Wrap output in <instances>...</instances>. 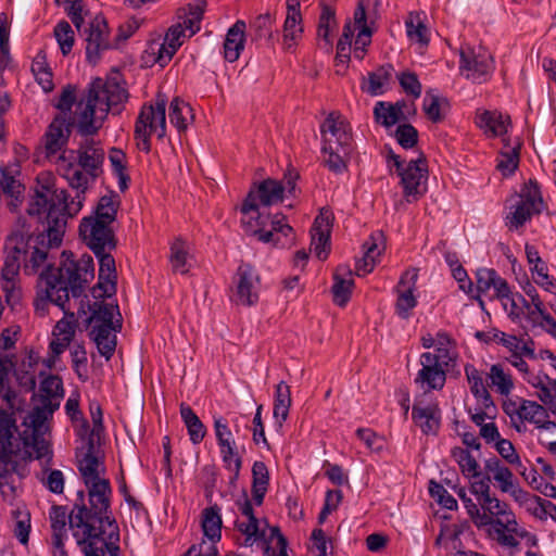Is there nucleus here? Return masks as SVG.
Listing matches in <instances>:
<instances>
[{
  "label": "nucleus",
  "mask_w": 556,
  "mask_h": 556,
  "mask_svg": "<svg viewBox=\"0 0 556 556\" xmlns=\"http://www.w3.org/2000/svg\"><path fill=\"white\" fill-rule=\"evenodd\" d=\"M225 468L232 472L231 480H236L241 469V457L237 452V444L219 447Z\"/></svg>",
  "instance_id": "obj_60"
},
{
  "label": "nucleus",
  "mask_w": 556,
  "mask_h": 556,
  "mask_svg": "<svg viewBox=\"0 0 556 556\" xmlns=\"http://www.w3.org/2000/svg\"><path fill=\"white\" fill-rule=\"evenodd\" d=\"M352 23L357 27V35L354 40V55L363 60L367 52V47L371 43L372 29L367 23L366 10L362 2L357 4L354 11Z\"/></svg>",
  "instance_id": "obj_26"
},
{
  "label": "nucleus",
  "mask_w": 556,
  "mask_h": 556,
  "mask_svg": "<svg viewBox=\"0 0 556 556\" xmlns=\"http://www.w3.org/2000/svg\"><path fill=\"white\" fill-rule=\"evenodd\" d=\"M320 136L325 166L334 174L344 173L354 149L349 122L339 112H331L320 124Z\"/></svg>",
  "instance_id": "obj_7"
},
{
  "label": "nucleus",
  "mask_w": 556,
  "mask_h": 556,
  "mask_svg": "<svg viewBox=\"0 0 556 556\" xmlns=\"http://www.w3.org/2000/svg\"><path fill=\"white\" fill-rule=\"evenodd\" d=\"M78 470L85 485L106 480L104 477L105 467L99 457L94 455V444L91 439L89 440L87 452L78 460Z\"/></svg>",
  "instance_id": "obj_23"
},
{
  "label": "nucleus",
  "mask_w": 556,
  "mask_h": 556,
  "mask_svg": "<svg viewBox=\"0 0 556 556\" xmlns=\"http://www.w3.org/2000/svg\"><path fill=\"white\" fill-rule=\"evenodd\" d=\"M354 288V279L351 269L346 266H339L333 275L331 288L334 304L343 307L351 299Z\"/></svg>",
  "instance_id": "obj_27"
},
{
  "label": "nucleus",
  "mask_w": 556,
  "mask_h": 556,
  "mask_svg": "<svg viewBox=\"0 0 556 556\" xmlns=\"http://www.w3.org/2000/svg\"><path fill=\"white\" fill-rule=\"evenodd\" d=\"M86 55L91 63H97L101 53L108 49L117 48V43L109 40V28L106 21L96 17L88 30L86 37Z\"/></svg>",
  "instance_id": "obj_17"
},
{
  "label": "nucleus",
  "mask_w": 556,
  "mask_h": 556,
  "mask_svg": "<svg viewBox=\"0 0 556 556\" xmlns=\"http://www.w3.org/2000/svg\"><path fill=\"white\" fill-rule=\"evenodd\" d=\"M496 410V406L492 399H489V402H484V400L477 401L476 407L467 408V413L470 416L471 421L479 428L482 427V425H486L488 419H494Z\"/></svg>",
  "instance_id": "obj_53"
},
{
  "label": "nucleus",
  "mask_w": 556,
  "mask_h": 556,
  "mask_svg": "<svg viewBox=\"0 0 556 556\" xmlns=\"http://www.w3.org/2000/svg\"><path fill=\"white\" fill-rule=\"evenodd\" d=\"M479 504L481 513L486 514L491 522L486 523L488 535L501 547L513 554L519 549L520 540L535 545L536 538L517 522L515 514L508 509V505L493 495H488Z\"/></svg>",
  "instance_id": "obj_6"
},
{
  "label": "nucleus",
  "mask_w": 556,
  "mask_h": 556,
  "mask_svg": "<svg viewBox=\"0 0 556 556\" xmlns=\"http://www.w3.org/2000/svg\"><path fill=\"white\" fill-rule=\"evenodd\" d=\"M406 35L410 42L426 47L429 43V29L420 20L419 15L410 14L405 21Z\"/></svg>",
  "instance_id": "obj_49"
},
{
  "label": "nucleus",
  "mask_w": 556,
  "mask_h": 556,
  "mask_svg": "<svg viewBox=\"0 0 556 556\" xmlns=\"http://www.w3.org/2000/svg\"><path fill=\"white\" fill-rule=\"evenodd\" d=\"M490 291H493L490 299L510 300V288L495 269L484 267L477 269L476 285L468 281L467 293L473 299H478L482 305L481 296L489 295Z\"/></svg>",
  "instance_id": "obj_14"
},
{
  "label": "nucleus",
  "mask_w": 556,
  "mask_h": 556,
  "mask_svg": "<svg viewBox=\"0 0 556 556\" xmlns=\"http://www.w3.org/2000/svg\"><path fill=\"white\" fill-rule=\"evenodd\" d=\"M462 75L476 84L488 81L494 71L492 54L484 47L466 46L460 50Z\"/></svg>",
  "instance_id": "obj_12"
},
{
  "label": "nucleus",
  "mask_w": 556,
  "mask_h": 556,
  "mask_svg": "<svg viewBox=\"0 0 556 556\" xmlns=\"http://www.w3.org/2000/svg\"><path fill=\"white\" fill-rule=\"evenodd\" d=\"M417 279V269L409 268L402 274L394 289L396 293L395 312L403 319L409 318L412 311L417 306V298L414 294Z\"/></svg>",
  "instance_id": "obj_16"
},
{
  "label": "nucleus",
  "mask_w": 556,
  "mask_h": 556,
  "mask_svg": "<svg viewBox=\"0 0 556 556\" xmlns=\"http://www.w3.org/2000/svg\"><path fill=\"white\" fill-rule=\"evenodd\" d=\"M252 191L256 195V202L264 206H270L282 201L285 187L282 182L268 178L258 184L255 191Z\"/></svg>",
  "instance_id": "obj_40"
},
{
  "label": "nucleus",
  "mask_w": 556,
  "mask_h": 556,
  "mask_svg": "<svg viewBox=\"0 0 556 556\" xmlns=\"http://www.w3.org/2000/svg\"><path fill=\"white\" fill-rule=\"evenodd\" d=\"M241 224L247 233L257 235L265 243L273 242V231H266L269 215L261 213L253 191H250L241 206Z\"/></svg>",
  "instance_id": "obj_15"
},
{
  "label": "nucleus",
  "mask_w": 556,
  "mask_h": 556,
  "mask_svg": "<svg viewBox=\"0 0 556 556\" xmlns=\"http://www.w3.org/2000/svg\"><path fill=\"white\" fill-rule=\"evenodd\" d=\"M363 258L356 263V274L358 276L369 274L376 266L382 251L384 250L383 235L379 231L374 232L363 244Z\"/></svg>",
  "instance_id": "obj_25"
},
{
  "label": "nucleus",
  "mask_w": 556,
  "mask_h": 556,
  "mask_svg": "<svg viewBox=\"0 0 556 556\" xmlns=\"http://www.w3.org/2000/svg\"><path fill=\"white\" fill-rule=\"evenodd\" d=\"M429 493L442 507L450 510L457 508V501L444 489L442 484L431 480L429 482Z\"/></svg>",
  "instance_id": "obj_62"
},
{
  "label": "nucleus",
  "mask_w": 556,
  "mask_h": 556,
  "mask_svg": "<svg viewBox=\"0 0 556 556\" xmlns=\"http://www.w3.org/2000/svg\"><path fill=\"white\" fill-rule=\"evenodd\" d=\"M103 161L104 150L100 143L86 139L76 151L64 150L56 159L58 173L76 190V194L71 197L67 190L53 189L49 184L36 189L27 213L39 216L45 214L52 244L62 242L67 219L83 208L88 185L100 175Z\"/></svg>",
  "instance_id": "obj_1"
},
{
  "label": "nucleus",
  "mask_w": 556,
  "mask_h": 556,
  "mask_svg": "<svg viewBox=\"0 0 556 556\" xmlns=\"http://www.w3.org/2000/svg\"><path fill=\"white\" fill-rule=\"evenodd\" d=\"M465 375L469 384L470 392L477 401L484 400L489 402L491 394L489 393L485 384L483 374L478 370L472 364L465 365Z\"/></svg>",
  "instance_id": "obj_47"
},
{
  "label": "nucleus",
  "mask_w": 556,
  "mask_h": 556,
  "mask_svg": "<svg viewBox=\"0 0 556 556\" xmlns=\"http://www.w3.org/2000/svg\"><path fill=\"white\" fill-rule=\"evenodd\" d=\"M31 72L36 81L41 86L45 92H50L54 85L52 80V72L47 63L46 54L40 51L35 56L31 64Z\"/></svg>",
  "instance_id": "obj_46"
},
{
  "label": "nucleus",
  "mask_w": 556,
  "mask_h": 556,
  "mask_svg": "<svg viewBox=\"0 0 556 556\" xmlns=\"http://www.w3.org/2000/svg\"><path fill=\"white\" fill-rule=\"evenodd\" d=\"M54 37L63 55H67L74 46V30L68 22L61 21L54 27Z\"/></svg>",
  "instance_id": "obj_56"
},
{
  "label": "nucleus",
  "mask_w": 556,
  "mask_h": 556,
  "mask_svg": "<svg viewBox=\"0 0 556 556\" xmlns=\"http://www.w3.org/2000/svg\"><path fill=\"white\" fill-rule=\"evenodd\" d=\"M119 330L121 328H111L108 325H94L91 330L98 351L106 361L111 359L115 352L116 332Z\"/></svg>",
  "instance_id": "obj_32"
},
{
  "label": "nucleus",
  "mask_w": 556,
  "mask_h": 556,
  "mask_svg": "<svg viewBox=\"0 0 556 556\" xmlns=\"http://www.w3.org/2000/svg\"><path fill=\"white\" fill-rule=\"evenodd\" d=\"M516 415L520 421H529L531 424H539L540 419L547 418V410L534 401L522 400L519 407L516 409Z\"/></svg>",
  "instance_id": "obj_51"
},
{
  "label": "nucleus",
  "mask_w": 556,
  "mask_h": 556,
  "mask_svg": "<svg viewBox=\"0 0 556 556\" xmlns=\"http://www.w3.org/2000/svg\"><path fill=\"white\" fill-rule=\"evenodd\" d=\"M412 418L425 434H430L439 429L441 413L437 404H415L412 408Z\"/></svg>",
  "instance_id": "obj_28"
},
{
  "label": "nucleus",
  "mask_w": 556,
  "mask_h": 556,
  "mask_svg": "<svg viewBox=\"0 0 556 556\" xmlns=\"http://www.w3.org/2000/svg\"><path fill=\"white\" fill-rule=\"evenodd\" d=\"M99 260V283L102 288V281L110 282L114 286L116 279L115 261L110 254V251L100 252L96 254Z\"/></svg>",
  "instance_id": "obj_55"
},
{
  "label": "nucleus",
  "mask_w": 556,
  "mask_h": 556,
  "mask_svg": "<svg viewBox=\"0 0 556 556\" xmlns=\"http://www.w3.org/2000/svg\"><path fill=\"white\" fill-rule=\"evenodd\" d=\"M58 407L59 402L51 401H42L41 405L34 407L25 419V424L33 429L34 435L47 430L46 422Z\"/></svg>",
  "instance_id": "obj_35"
},
{
  "label": "nucleus",
  "mask_w": 556,
  "mask_h": 556,
  "mask_svg": "<svg viewBox=\"0 0 556 556\" xmlns=\"http://www.w3.org/2000/svg\"><path fill=\"white\" fill-rule=\"evenodd\" d=\"M430 356H420L421 368L418 370L414 381L425 392L442 390L446 382L445 368L431 363Z\"/></svg>",
  "instance_id": "obj_19"
},
{
  "label": "nucleus",
  "mask_w": 556,
  "mask_h": 556,
  "mask_svg": "<svg viewBox=\"0 0 556 556\" xmlns=\"http://www.w3.org/2000/svg\"><path fill=\"white\" fill-rule=\"evenodd\" d=\"M17 433L15 413L12 404L8 407H0V459L9 464L10 457L14 454V440Z\"/></svg>",
  "instance_id": "obj_18"
},
{
  "label": "nucleus",
  "mask_w": 556,
  "mask_h": 556,
  "mask_svg": "<svg viewBox=\"0 0 556 556\" xmlns=\"http://www.w3.org/2000/svg\"><path fill=\"white\" fill-rule=\"evenodd\" d=\"M477 125L488 135L498 137L507 131L509 117L498 111L477 112Z\"/></svg>",
  "instance_id": "obj_30"
},
{
  "label": "nucleus",
  "mask_w": 556,
  "mask_h": 556,
  "mask_svg": "<svg viewBox=\"0 0 556 556\" xmlns=\"http://www.w3.org/2000/svg\"><path fill=\"white\" fill-rule=\"evenodd\" d=\"M36 216L42 224H46V237L48 245L43 239L39 242V237L33 238L29 229L22 226L13 230L5 240L4 251L5 260L2 268L3 288L5 290L15 287V279L21 267L26 275H36L39 273L40 280L45 282V278L50 274H55L59 269L53 268L49 261L48 248H56L61 244H52L48 236V219L45 214Z\"/></svg>",
  "instance_id": "obj_3"
},
{
  "label": "nucleus",
  "mask_w": 556,
  "mask_h": 556,
  "mask_svg": "<svg viewBox=\"0 0 556 556\" xmlns=\"http://www.w3.org/2000/svg\"><path fill=\"white\" fill-rule=\"evenodd\" d=\"M63 313L64 317L55 324L52 336H62L74 339L77 328L75 314L70 311L68 305L66 306V312Z\"/></svg>",
  "instance_id": "obj_61"
},
{
  "label": "nucleus",
  "mask_w": 556,
  "mask_h": 556,
  "mask_svg": "<svg viewBox=\"0 0 556 556\" xmlns=\"http://www.w3.org/2000/svg\"><path fill=\"white\" fill-rule=\"evenodd\" d=\"M179 410L180 417L188 430L190 441L193 444L201 443L206 434L205 426L189 405L181 403Z\"/></svg>",
  "instance_id": "obj_41"
},
{
  "label": "nucleus",
  "mask_w": 556,
  "mask_h": 556,
  "mask_svg": "<svg viewBox=\"0 0 556 556\" xmlns=\"http://www.w3.org/2000/svg\"><path fill=\"white\" fill-rule=\"evenodd\" d=\"M169 123L181 132L192 123L194 115L192 108L179 98H174L169 104Z\"/></svg>",
  "instance_id": "obj_38"
},
{
  "label": "nucleus",
  "mask_w": 556,
  "mask_h": 556,
  "mask_svg": "<svg viewBox=\"0 0 556 556\" xmlns=\"http://www.w3.org/2000/svg\"><path fill=\"white\" fill-rule=\"evenodd\" d=\"M128 97L125 81L121 76L114 75L105 80L93 79L77 102L74 115L56 116L49 125L45 134L47 156L52 157L64 149L71 135V127L74 125L83 135L97 132L108 113L115 109L119 112L121 105Z\"/></svg>",
  "instance_id": "obj_2"
},
{
  "label": "nucleus",
  "mask_w": 556,
  "mask_h": 556,
  "mask_svg": "<svg viewBox=\"0 0 556 556\" xmlns=\"http://www.w3.org/2000/svg\"><path fill=\"white\" fill-rule=\"evenodd\" d=\"M457 495L463 501L468 515L477 528H485L486 523L491 522L490 519L486 518V514L481 513L478 502L475 503L470 497L467 496L464 488H459L457 490Z\"/></svg>",
  "instance_id": "obj_54"
},
{
  "label": "nucleus",
  "mask_w": 556,
  "mask_h": 556,
  "mask_svg": "<svg viewBox=\"0 0 556 556\" xmlns=\"http://www.w3.org/2000/svg\"><path fill=\"white\" fill-rule=\"evenodd\" d=\"M244 21H237L227 31L224 42V56L228 62H235L239 59L245 43Z\"/></svg>",
  "instance_id": "obj_29"
},
{
  "label": "nucleus",
  "mask_w": 556,
  "mask_h": 556,
  "mask_svg": "<svg viewBox=\"0 0 556 556\" xmlns=\"http://www.w3.org/2000/svg\"><path fill=\"white\" fill-rule=\"evenodd\" d=\"M190 37L181 23L172 25L164 37L163 43L159 46L157 52H155V62L165 66L181 47L185 39Z\"/></svg>",
  "instance_id": "obj_20"
},
{
  "label": "nucleus",
  "mask_w": 556,
  "mask_h": 556,
  "mask_svg": "<svg viewBox=\"0 0 556 556\" xmlns=\"http://www.w3.org/2000/svg\"><path fill=\"white\" fill-rule=\"evenodd\" d=\"M544 210V201L536 180L530 179L516 195L515 203L510 204L506 216V226L509 229L522 227L533 215Z\"/></svg>",
  "instance_id": "obj_11"
},
{
  "label": "nucleus",
  "mask_w": 556,
  "mask_h": 556,
  "mask_svg": "<svg viewBox=\"0 0 556 556\" xmlns=\"http://www.w3.org/2000/svg\"><path fill=\"white\" fill-rule=\"evenodd\" d=\"M238 530L245 535L244 546H252L257 540L265 539V531L260 529L257 518H248L247 522H237Z\"/></svg>",
  "instance_id": "obj_59"
},
{
  "label": "nucleus",
  "mask_w": 556,
  "mask_h": 556,
  "mask_svg": "<svg viewBox=\"0 0 556 556\" xmlns=\"http://www.w3.org/2000/svg\"><path fill=\"white\" fill-rule=\"evenodd\" d=\"M495 339L505 346L510 355L516 353H525L528 358H535L534 343L532 340H523L513 334L505 332H497L494 334Z\"/></svg>",
  "instance_id": "obj_45"
},
{
  "label": "nucleus",
  "mask_w": 556,
  "mask_h": 556,
  "mask_svg": "<svg viewBox=\"0 0 556 556\" xmlns=\"http://www.w3.org/2000/svg\"><path fill=\"white\" fill-rule=\"evenodd\" d=\"M205 5L206 2L204 0H198L194 3L188 4V7L182 10V14L178 15L179 21L177 23L182 24L188 36H193L200 30Z\"/></svg>",
  "instance_id": "obj_39"
},
{
  "label": "nucleus",
  "mask_w": 556,
  "mask_h": 556,
  "mask_svg": "<svg viewBox=\"0 0 556 556\" xmlns=\"http://www.w3.org/2000/svg\"><path fill=\"white\" fill-rule=\"evenodd\" d=\"M287 16L283 24V45L287 50L293 48L303 34L302 15L299 0H287Z\"/></svg>",
  "instance_id": "obj_22"
},
{
  "label": "nucleus",
  "mask_w": 556,
  "mask_h": 556,
  "mask_svg": "<svg viewBox=\"0 0 556 556\" xmlns=\"http://www.w3.org/2000/svg\"><path fill=\"white\" fill-rule=\"evenodd\" d=\"M291 402L290 387L285 381H280L276 386L273 409L275 425L279 428L282 427L283 422L288 418Z\"/></svg>",
  "instance_id": "obj_37"
},
{
  "label": "nucleus",
  "mask_w": 556,
  "mask_h": 556,
  "mask_svg": "<svg viewBox=\"0 0 556 556\" xmlns=\"http://www.w3.org/2000/svg\"><path fill=\"white\" fill-rule=\"evenodd\" d=\"M169 262L174 273L185 275L189 271V247L181 238H176L170 244Z\"/></svg>",
  "instance_id": "obj_44"
},
{
  "label": "nucleus",
  "mask_w": 556,
  "mask_h": 556,
  "mask_svg": "<svg viewBox=\"0 0 556 556\" xmlns=\"http://www.w3.org/2000/svg\"><path fill=\"white\" fill-rule=\"evenodd\" d=\"M71 358L74 371L78 378L87 379V352L83 343L74 342L71 346Z\"/></svg>",
  "instance_id": "obj_58"
},
{
  "label": "nucleus",
  "mask_w": 556,
  "mask_h": 556,
  "mask_svg": "<svg viewBox=\"0 0 556 556\" xmlns=\"http://www.w3.org/2000/svg\"><path fill=\"white\" fill-rule=\"evenodd\" d=\"M214 431L219 447L236 444L228 422L224 417H214Z\"/></svg>",
  "instance_id": "obj_63"
},
{
  "label": "nucleus",
  "mask_w": 556,
  "mask_h": 556,
  "mask_svg": "<svg viewBox=\"0 0 556 556\" xmlns=\"http://www.w3.org/2000/svg\"><path fill=\"white\" fill-rule=\"evenodd\" d=\"M88 491L90 509L85 504L84 491L77 492V498L70 516V528L77 544H83L88 539L105 535L109 539L119 541V530L116 521L111 518L110 481L103 480L86 485Z\"/></svg>",
  "instance_id": "obj_5"
},
{
  "label": "nucleus",
  "mask_w": 556,
  "mask_h": 556,
  "mask_svg": "<svg viewBox=\"0 0 556 556\" xmlns=\"http://www.w3.org/2000/svg\"><path fill=\"white\" fill-rule=\"evenodd\" d=\"M166 105L167 98L161 92L154 100L142 105L135 125L137 146L141 151L148 153L151 150L152 136L157 139L166 136Z\"/></svg>",
  "instance_id": "obj_9"
},
{
  "label": "nucleus",
  "mask_w": 556,
  "mask_h": 556,
  "mask_svg": "<svg viewBox=\"0 0 556 556\" xmlns=\"http://www.w3.org/2000/svg\"><path fill=\"white\" fill-rule=\"evenodd\" d=\"M105 535L109 536V531H106ZM103 536L88 539L83 544H78L81 546L85 556H118V541L110 540L109 538L105 540Z\"/></svg>",
  "instance_id": "obj_36"
},
{
  "label": "nucleus",
  "mask_w": 556,
  "mask_h": 556,
  "mask_svg": "<svg viewBox=\"0 0 556 556\" xmlns=\"http://www.w3.org/2000/svg\"><path fill=\"white\" fill-rule=\"evenodd\" d=\"M374 116L375 121L386 128H391L397 123L405 121L402 115L395 111L392 103L387 101H379L375 104Z\"/></svg>",
  "instance_id": "obj_50"
},
{
  "label": "nucleus",
  "mask_w": 556,
  "mask_h": 556,
  "mask_svg": "<svg viewBox=\"0 0 556 556\" xmlns=\"http://www.w3.org/2000/svg\"><path fill=\"white\" fill-rule=\"evenodd\" d=\"M222 526L220 508L217 505L203 509L201 527L204 536L210 541L207 544L216 545L220 541Z\"/></svg>",
  "instance_id": "obj_31"
},
{
  "label": "nucleus",
  "mask_w": 556,
  "mask_h": 556,
  "mask_svg": "<svg viewBox=\"0 0 556 556\" xmlns=\"http://www.w3.org/2000/svg\"><path fill=\"white\" fill-rule=\"evenodd\" d=\"M117 207L118 201L114 195H103L92 214L80 220L79 236L94 254L112 251L116 247L112 224L116 218Z\"/></svg>",
  "instance_id": "obj_8"
},
{
  "label": "nucleus",
  "mask_w": 556,
  "mask_h": 556,
  "mask_svg": "<svg viewBox=\"0 0 556 556\" xmlns=\"http://www.w3.org/2000/svg\"><path fill=\"white\" fill-rule=\"evenodd\" d=\"M94 277L93 260L84 254L78 260L72 252L62 253V262L55 274L45 278V288L37 291L34 306L40 316H45L50 303L66 312L70 293L79 298Z\"/></svg>",
  "instance_id": "obj_4"
},
{
  "label": "nucleus",
  "mask_w": 556,
  "mask_h": 556,
  "mask_svg": "<svg viewBox=\"0 0 556 556\" xmlns=\"http://www.w3.org/2000/svg\"><path fill=\"white\" fill-rule=\"evenodd\" d=\"M489 386L501 395H508L514 389V381L509 370H505L502 364H493L488 372Z\"/></svg>",
  "instance_id": "obj_43"
},
{
  "label": "nucleus",
  "mask_w": 556,
  "mask_h": 556,
  "mask_svg": "<svg viewBox=\"0 0 556 556\" xmlns=\"http://www.w3.org/2000/svg\"><path fill=\"white\" fill-rule=\"evenodd\" d=\"M41 391L46 397L42 401H59L63 397V383L58 376H49L41 382Z\"/></svg>",
  "instance_id": "obj_64"
},
{
  "label": "nucleus",
  "mask_w": 556,
  "mask_h": 556,
  "mask_svg": "<svg viewBox=\"0 0 556 556\" xmlns=\"http://www.w3.org/2000/svg\"><path fill=\"white\" fill-rule=\"evenodd\" d=\"M109 161L113 173L118 179V187L122 191L128 188L129 176L126 167V154L119 149H112L109 154Z\"/></svg>",
  "instance_id": "obj_52"
},
{
  "label": "nucleus",
  "mask_w": 556,
  "mask_h": 556,
  "mask_svg": "<svg viewBox=\"0 0 556 556\" xmlns=\"http://www.w3.org/2000/svg\"><path fill=\"white\" fill-rule=\"evenodd\" d=\"M337 27L336 20V11L324 4L321 7L318 26H317V38L319 40V45L327 51H330L332 48V37L331 31Z\"/></svg>",
  "instance_id": "obj_33"
},
{
  "label": "nucleus",
  "mask_w": 556,
  "mask_h": 556,
  "mask_svg": "<svg viewBox=\"0 0 556 556\" xmlns=\"http://www.w3.org/2000/svg\"><path fill=\"white\" fill-rule=\"evenodd\" d=\"M394 68L391 64H384L375 72L368 74V80L362 89L370 96L383 94L392 79Z\"/></svg>",
  "instance_id": "obj_34"
},
{
  "label": "nucleus",
  "mask_w": 556,
  "mask_h": 556,
  "mask_svg": "<svg viewBox=\"0 0 556 556\" xmlns=\"http://www.w3.org/2000/svg\"><path fill=\"white\" fill-rule=\"evenodd\" d=\"M260 289L257 270L249 263H241L232 277L231 301L238 305L252 306L258 301Z\"/></svg>",
  "instance_id": "obj_13"
},
{
  "label": "nucleus",
  "mask_w": 556,
  "mask_h": 556,
  "mask_svg": "<svg viewBox=\"0 0 556 556\" xmlns=\"http://www.w3.org/2000/svg\"><path fill=\"white\" fill-rule=\"evenodd\" d=\"M94 306L90 321L96 323V325H108L111 328H122V319L117 305L96 303Z\"/></svg>",
  "instance_id": "obj_42"
},
{
  "label": "nucleus",
  "mask_w": 556,
  "mask_h": 556,
  "mask_svg": "<svg viewBox=\"0 0 556 556\" xmlns=\"http://www.w3.org/2000/svg\"><path fill=\"white\" fill-rule=\"evenodd\" d=\"M451 455L465 477L477 478L480 476V466L468 450L457 446L452 448Z\"/></svg>",
  "instance_id": "obj_48"
},
{
  "label": "nucleus",
  "mask_w": 556,
  "mask_h": 556,
  "mask_svg": "<svg viewBox=\"0 0 556 556\" xmlns=\"http://www.w3.org/2000/svg\"><path fill=\"white\" fill-rule=\"evenodd\" d=\"M420 356H430L431 363L448 369L454 365L457 355L453 346H435L433 352H425Z\"/></svg>",
  "instance_id": "obj_57"
},
{
  "label": "nucleus",
  "mask_w": 556,
  "mask_h": 556,
  "mask_svg": "<svg viewBox=\"0 0 556 556\" xmlns=\"http://www.w3.org/2000/svg\"><path fill=\"white\" fill-rule=\"evenodd\" d=\"M331 230V219L328 212H321L316 218L311 229L312 249L319 260H326L329 253V239Z\"/></svg>",
  "instance_id": "obj_21"
},
{
  "label": "nucleus",
  "mask_w": 556,
  "mask_h": 556,
  "mask_svg": "<svg viewBox=\"0 0 556 556\" xmlns=\"http://www.w3.org/2000/svg\"><path fill=\"white\" fill-rule=\"evenodd\" d=\"M71 513H67L64 506H52L49 513V519L51 523L52 538L51 544L52 556H55L56 552H66L64 548V541L67 539L66 525L70 522Z\"/></svg>",
  "instance_id": "obj_24"
},
{
  "label": "nucleus",
  "mask_w": 556,
  "mask_h": 556,
  "mask_svg": "<svg viewBox=\"0 0 556 556\" xmlns=\"http://www.w3.org/2000/svg\"><path fill=\"white\" fill-rule=\"evenodd\" d=\"M388 162L390 169L392 170L394 167L401 178L400 184L406 201H417L426 191L425 186L428 178L426 160L419 156L416 160L404 163L399 155L391 152Z\"/></svg>",
  "instance_id": "obj_10"
}]
</instances>
